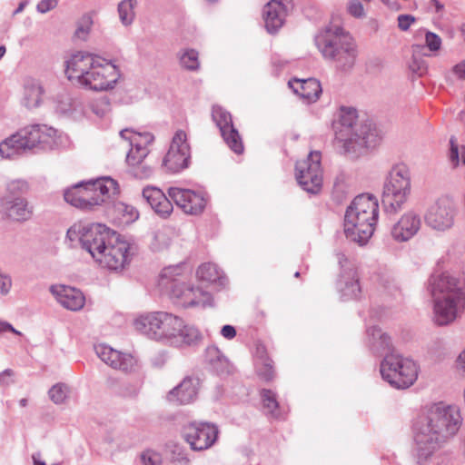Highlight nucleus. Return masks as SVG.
Returning <instances> with one entry per match:
<instances>
[{"instance_id": "obj_1", "label": "nucleus", "mask_w": 465, "mask_h": 465, "mask_svg": "<svg viewBox=\"0 0 465 465\" xmlns=\"http://www.w3.org/2000/svg\"><path fill=\"white\" fill-rule=\"evenodd\" d=\"M462 422L457 406L442 402L422 412L413 425V456L417 465H435L447 440L454 436Z\"/></svg>"}, {"instance_id": "obj_2", "label": "nucleus", "mask_w": 465, "mask_h": 465, "mask_svg": "<svg viewBox=\"0 0 465 465\" xmlns=\"http://www.w3.org/2000/svg\"><path fill=\"white\" fill-rule=\"evenodd\" d=\"M65 74L71 82L94 91L113 89L121 75L113 61L85 52H77L70 56L66 61Z\"/></svg>"}, {"instance_id": "obj_3", "label": "nucleus", "mask_w": 465, "mask_h": 465, "mask_svg": "<svg viewBox=\"0 0 465 465\" xmlns=\"http://www.w3.org/2000/svg\"><path fill=\"white\" fill-rule=\"evenodd\" d=\"M428 290L434 301V321L438 325L452 322L465 309V282L449 272L432 274Z\"/></svg>"}, {"instance_id": "obj_4", "label": "nucleus", "mask_w": 465, "mask_h": 465, "mask_svg": "<svg viewBox=\"0 0 465 465\" xmlns=\"http://www.w3.org/2000/svg\"><path fill=\"white\" fill-rule=\"evenodd\" d=\"M357 111L341 107L339 120L334 124L335 142L342 153L358 157L374 148L380 140L376 128L369 122L357 124Z\"/></svg>"}, {"instance_id": "obj_5", "label": "nucleus", "mask_w": 465, "mask_h": 465, "mask_svg": "<svg viewBox=\"0 0 465 465\" xmlns=\"http://www.w3.org/2000/svg\"><path fill=\"white\" fill-rule=\"evenodd\" d=\"M143 198L162 219H168L173 212L171 200L185 213L197 215L203 212L207 198L203 192L182 187H170L167 194L155 186H146L142 192Z\"/></svg>"}, {"instance_id": "obj_6", "label": "nucleus", "mask_w": 465, "mask_h": 465, "mask_svg": "<svg viewBox=\"0 0 465 465\" xmlns=\"http://www.w3.org/2000/svg\"><path fill=\"white\" fill-rule=\"evenodd\" d=\"M314 43L324 59L332 62L342 72L352 69L358 55L356 43L351 35L339 25H329L314 37Z\"/></svg>"}, {"instance_id": "obj_7", "label": "nucleus", "mask_w": 465, "mask_h": 465, "mask_svg": "<svg viewBox=\"0 0 465 465\" xmlns=\"http://www.w3.org/2000/svg\"><path fill=\"white\" fill-rule=\"evenodd\" d=\"M379 204L370 194L356 196L347 208L344 216L346 237L360 244H364L372 236L378 221Z\"/></svg>"}, {"instance_id": "obj_8", "label": "nucleus", "mask_w": 465, "mask_h": 465, "mask_svg": "<svg viewBox=\"0 0 465 465\" xmlns=\"http://www.w3.org/2000/svg\"><path fill=\"white\" fill-rule=\"evenodd\" d=\"M185 267L182 264L165 267L161 274L159 283L170 291V297L178 306L188 308L205 307L210 302V294L200 288H194L186 282Z\"/></svg>"}, {"instance_id": "obj_9", "label": "nucleus", "mask_w": 465, "mask_h": 465, "mask_svg": "<svg viewBox=\"0 0 465 465\" xmlns=\"http://www.w3.org/2000/svg\"><path fill=\"white\" fill-rule=\"evenodd\" d=\"M119 193L117 183L110 177L81 182L65 190L64 200L82 210H93Z\"/></svg>"}, {"instance_id": "obj_10", "label": "nucleus", "mask_w": 465, "mask_h": 465, "mask_svg": "<svg viewBox=\"0 0 465 465\" xmlns=\"http://www.w3.org/2000/svg\"><path fill=\"white\" fill-rule=\"evenodd\" d=\"M115 232L101 223H74L66 232L65 241L71 246L80 244L96 261L104 252Z\"/></svg>"}, {"instance_id": "obj_11", "label": "nucleus", "mask_w": 465, "mask_h": 465, "mask_svg": "<svg viewBox=\"0 0 465 465\" xmlns=\"http://www.w3.org/2000/svg\"><path fill=\"white\" fill-rule=\"evenodd\" d=\"M181 324L180 317L166 312L141 314L134 321L135 330L148 338L171 342L177 339Z\"/></svg>"}, {"instance_id": "obj_12", "label": "nucleus", "mask_w": 465, "mask_h": 465, "mask_svg": "<svg viewBox=\"0 0 465 465\" xmlns=\"http://www.w3.org/2000/svg\"><path fill=\"white\" fill-rule=\"evenodd\" d=\"M411 194V175L405 165L394 166L384 183L381 204L383 211L395 214L401 211Z\"/></svg>"}, {"instance_id": "obj_13", "label": "nucleus", "mask_w": 465, "mask_h": 465, "mask_svg": "<svg viewBox=\"0 0 465 465\" xmlns=\"http://www.w3.org/2000/svg\"><path fill=\"white\" fill-rule=\"evenodd\" d=\"M381 377L391 387L407 389L418 378L419 367L417 363L399 353L386 354L380 365Z\"/></svg>"}, {"instance_id": "obj_14", "label": "nucleus", "mask_w": 465, "mask_h": 465, "mask_svg": "<svg viewBox=\"0 0 465 465\" xmlns=\"http://www.w3.org/2000/svg\"><path fill=\"white\" fill-rule=\"evenodd\" d=\"M135 251L134 242L115 232L95 262L110 271H121L130 262Z\"/></svg>"}, {"instance_id": "obj_15", "label": "nucleus", "mask_w": 465, "mask_h": 465, "mask_svg": "<svg viewBox=\"0 0 465 465\" xmlns=\"http://www.w3.org/2000/svg\"><path fill=\"white\" fill-rule=\"evenodd\" d=\"M322 154L312 151L306 159L297 162L295 177L299 185L311 194H317L322 186Z\"/></svg>"}, {"instance_id": "obj_16", "label": "nucleus", "mask_w": 465, "mask_h": 465, "mask_svg": "<svg viewBox=\"0 0 465 465\" xmlns=\"http://www.w3.org/2000/svg\"><path fill=\"white\" fill-rule=\"evenodd\" d=\"M456 214L454 201L448 196H442L427 209L424 222L431 230L443 232L453 227Z\"/></svg>"}, {"instance_id": "obj_17", "label": "nucleus", "mask_w": 465, "mask_h": 465, "mask_svg": "<svg viewBox=\"0 0 465 465\" xmlns=\"http://www.w3.org/2000/svg\"><path fill=\"white\" fill-rule=\"evenodd\" d=\"M17 133L28 153L51 150L56 144V130L45 124H30Z\"/></svg>"}, {"instance_id": "obj_18", "label": "nucleus", "mask_w": 465, "mask_h": 465, "mask_svg": "<svg viewBox=\"0 0 465 465\" xmlns=\"http://www.w3.org/2000/svg\"><path fill=\"white\" fill-rule=\"evenodd\" d=\"M182 433L193 450L202 451L216 442L219 430L213 423L193 421L183 426Z\"/></svg>"}, {"instance_id": "obj_19", "label": "nucleus", "mask_w": 465, "mask_h": 465, "mask_svg": "<svg viewBox=\"0 0 465 465\" xmlns=\"http://www.w3.org/2000/svg\"><path fill=\"white\" fill-rule=\"evenodd\" d=\"M336 258L341 268L336 284L341 299L342 301L359 299L361 289L354 263L343 252H337Z\"/></svg>"}, {"instance_id": "obj_20", "label": "nucleus", "mask_w": 465, "mask_h": 465, "mask_svg": "<svg viewBox=\"0 0 465 465\" xmlns=\"http://www.w3.org/2000/svg\"><path fill=\"white\" fill-rule=\"evenodd\" d=\"M191 157L190 145L184 131L178 130L170 148L163 160V165L171 173H179L189 165Z\"/></svg>"}, {"instance_id": "obj_21", "label": "nucleus", "mask_w": 465, "mask_h": 465, "mask_svg": "<svg viewBox=\"0 0 465 465\" xmlns=\"http://www.w3.org/2000/svg\"><path fill=\"white\" fill-rule=\"evenodd\" d=\"M212 116L228 147L237 154L242 153L243 152L242 140L232 124L231 114L223 107L214 105Z\"/></svg>"}, {"instance_id": "obj_22", "label": "nucleus", "mask_w": 465, "mask_h": 465, "mask_svg": "<svg viewBox=\"0 0 465 465\" xmlns=\"http://www.w3.org/2000/svg\"><path fill=\"white\" fill-rule=\"evenodd\" d=\"M94 351L101 361L115 370L130 372L134 371L136 364V360L131 354L114 350L105 344L96 345Z\"/></svg>"}, {"instance_id": "obj_23", "label": "nucleus", "mask_w": 465, "mask_h": 465, "mask_svg": "<svg viewBox=\"0 0 465 465\" xmlns=\"http://www.w3.org/2000/svg\"><path fill=\"white\" fill-rule=\"evenodd\" d=\"M421 219L414 211L403 213L391 229L392 239L398 242H404L414 237L420 231Z\"/></svg>"}, {"instance_id": "obj_24", "label": "nucleus", "mask_w": 465, "mask_h": 465, "mask_svg": "<svg viewBox=\"0 0 465 465\" xmlns=\"http://www.w3.org/2000/svg\"><path fill=\"white\" fill-rule=\"evenodd\" d=\"M50 292L56 301L67 310L79 311L84 305L85 298L83 292L76 288L65 285H53L50 287Z\"/></svg>"}, {"instance_id": "obj_25", "label": "nucleus", "mask_w": 465, "mask_h": 465, "mask_svg": "<svg viewBox=\"0 0 465 465\" xmlns=\"http://www.w3.org/2000/svg\"><path fill=\"white\" fill-rule=\"evenodd\" d=\"M199 387V379L186 377L168 392L167 400L173 403L190 404L196 400Z\"/></svg>"}, {"instance_id": "obj_26", "label": "nucleus", "mask_w": 465, "mask_h": 465, "mask_svg": "<svg viewBox=\"0 0 465 465\" xmlns=\"http://www.w3.org/2000/svg\"><path fill=\"white\" fill-rule=\"evenodd\" d=\"M0 207L9 219L15 222L28 221L33 215V207L23 197H4L0 201Z\"/></svg>"}, {"instance_id": "obj_27", "label": "nucleus", "mask_w": 465, "mask_h": 465, "mask_svg": "<svg viewBox=\"0 0 465 465\" xmlns=\"http://www.w3.org/2000/svg\"><path fill=\"white\" fill-rule=\"evenodd\" d=\"M287 15V7L282 0H271L262 11L264 25L268 33L274 34L283 25Z\"/></svg>"}, {"instance_id": "obj_28", "label": "nucleus", "mask_w": 465, "mask_h": 465, "mask_svg": "<svg viewBox=\"0 0 465 465\" xmlns=\"http://www.w3.org/2000/svg\"><path fill=\"white\" fill-rule=\"evenodd\" d=\"M288 84L296 94L309 104L316 102L322 93L321 83L315 78L293 79L289 81Z\"/></svg>"}, {"instance_id": "obj_29", "label": "nucleus", "mask_w": 465, "mask_h": 465, "mask_svg": "<svg viewBox=\"0 0 465 465\" xmlns=\"http://www.w3.org/2000/svg\"><path fill=\"white\" fill-rule=\"evenodd\" d=\"M367 345L370 351L375 355H382L391 348V340L387 333L383 332L380 328L373 326L366 331Z\"/></svg>"}, {"instance_id": "obj_30", "label": "nucleus", "mask_w": 465, "mask_h": 465, "mask_svg": "<svg viewBox=\"0 0 465 465\" xmlns=\"http://www.w3.org/2000/svg\"><path fill=\"white\" fill-rule=\"evenodd\" d=\"M44 88L39 80L25 78L24 81V94L22 104L27 109H35L42 103Z\"/></svg>"}, {"instance_id": "obj_31", "label": "nucleus", "mask_w": 465, "mask_h": 465, "mask_svg": "<svg viewBox=\"0 0 465 465\" xmlns=\"http://www.w3.org/2000/svg\"><path fill=\"white\" fill-rule=\"evenodd\" d=\"M28 153L18 133H15L0 143V156L4 159H14Z\"/></svg>"}, {"instance_id": "obj_32", "label": "nucleus", "mask_w": 465, "mask_h": 465, "mask_svg": "<svg viewBox=\"0 0 465 465\" xmlns=\"http://www.w3.org/2000/svg\"><path fill=\"white\" fill-rule=\"evenodd\" d=\"M197 277L199 280L219 286H225L227 279L223 276V272L216 264L212 262L203 263L197 270Z\"/></svg>"}, {"instance_id": "obj_33", "label": "nucleus", "mask_w": 465, "mask_h": 465, "mask_svg": "<svg viewBox=\"0 0 465 465\" xmlns=\"http://www.w3.org/2000/svg\"><path fill=\"white\" fill-rule=\"evenodd\" d=\"M205 358L217 373L229 371V361L216 346H209L206 349Z\"/></svg>"}, {"instance_id": "obj_34", "label": "nucleus", "mask_w": 465, "mask_h": 465, "mask_svg": "<svg viewBox=\"0 0 465 465\" xmlns=\"http://www.w3.org/2000/svg\"><path fill=\"white\" fill-rule=\"evenodd\" d=\"M174 232L170 227H163L153 233L150 248L153 252H162L169 248L172 243Z\"/></svg>"}, {"instance_id": "obj_35", "label": "nucleus", "mask_w": 465, "mask_h": 465, "mask_svg": "<svg viewBox=\"0 0 465 465\" xmlns=\"http://www.w3.org/2000/svg\"><path fill=\"white\" fill-rule=\"evenodd\" d=\"M120 135L123 139L129 142L130 146L142 148H148L147 146L154 140V136L151 133H137L131 129L122 130Z\"/></svg>"}, {"instance_id": "obj_36", "label": "nucleus", "mask_w": 465, "mask_h": 465, "mask_svg": "<svg viewBox=\"0 0 465 465\" xmlns=\"http://www.w3.org/2000/svg\"><path fill=\"white\" fill-rule=\"evenodd\" d=\"M179 329L177 338H181L182 341L187 345L196 344L202 339L199 330L193 325L184 324L183 320Z\"/></svg>"}, {"instance_id": "obj_37", "label": "nucleus", "mask_w": 465, "mask_h": 465, "mask_svg": "<svg viewBox=\"0 0 465 465\" xmlns=\"http://www.w3.org/2000/svg\"><path fill=\"white\" fill-rule=\"evenodd\" d=\"M71 389L64 382L53 385L48 391L49 399L56 405L64 404L69 398Z\"/></svg>"}, {"instance_id": "obj_38", "label": "nucleus", "mask_w": 465, "mask_h": 465, "mask_svg": "<svg viewBox=\"0 0 465 465\" xmlns=\"http://www.w3.org/2000/svg\"><path fill=\"white\" fill-rule=\"evenodd\" d=\"M114 212L121 217L123 223H131L139 218V212L133 205L119 202L114 205Z\"/></svg>"}, {"instance_id": "obj_39", "label": "nucleus", "mask_w": 465, "mask_h": 465, "mask_svg": "<svg viewBox=\"0 0 465 465\" xmlns=\"http://www.w3.org/2000/svg\"><path fill=\"white\" fill-rule=\"evenodd\" d=\"M179 61L186 70L194 71L199 68L200 62L198 58V52L194 49H184L179 54Z\"/></svg>"}, {"instance_id": "obj_40", "label": "nucleus", "mask_w": 465, "mask_h": 465, "mask_svg": "<svg viewBox=\"0 0 465 465\" xmlns=\"http://www.w3.org/2000/svg\"><path fill=\"white\" fill-rule=\"evenodd\" d=\"M136 0H124L118 5L119 17L124 25H130L134 19Z\"/></svg>"}, {"instance_id": "obj_41", "label": "nucleus", "mask_w": 465, "mask_h": 465, "mask_svg": "<svg viewBox=\"0 0 465 465\" xmlns=\"http://www.w3.org/2000/svg\"><path fill=\"white\" fill-rule=\"evenodd\" d=\"M261 397L262 401L263 407L268 411V412L274 418H279V403L276 399V394L271 390L263 389L261 391Z\"/></svg>"}, {"instance_id": "obj_42", "label": "nucleus", "mask_w": 465, "mask_h": 465, "mask_svg": "<svg viewBox=\"0 0 465 465\" xmlns=\"http://www.w3.org/2000/svg\"><path fill=\"white\" fill-rule=\"evenodd\" d=\"M449 158L453 166H458L460 161L465 165V145L460 147L453 136L450 139Z\"/></svg>"}, {"instance_id": "obj_43", "label": "nucleus", "mask_w": 465, "mask_h": 465, "mask_svg": "<svg viewBox=\"0 0 465 465\" xmlns=\"http://www.w3.org/2000/svg\"><path fill=\"white\" fill-rule=\"evenodd\" d=\"M130 150L126 155V162L129 165L135 166L142 163L143 159L148 155V148H142L138 146H130Z\"/></svg>"}, {"instance_id": "obj_44", "label": "nucleus", "mask_w": 465, "mask_h": 465, "mask_svg": "<svg viewBox=\"0 0 465 465\" xmlns=\"http://www.w3.org/2000/svg\"><path fill=\"white\" fill-rule=\"evenodd\" d=\"M29 189V185L26 181L17 179L10 181L6 184V191L8 195L6 197L15 198L20 197V194L25 193Z\"/></svg>"}, {"instance_id": "obj_45", "label": "nucleus", "mask_w": 465, "mask_h": 465, "mask_svg": "<svg viewBox=\"0 0 465 465\" xmlns=\"http://www.w3.org/2000/svg\"><path fill=\"white\" fill-rule=\"evenodd\" d=\"M257 374L265 381H271L274 377L272 361L268 359H261L256 362Z\"/></svg>"}, {"instance_id": "obj_46", "label": "nucleus", "mask_w": 465, "mask_h": 465, "mask_svg": "<svg viewBox=\"0 0 465 465\" xmlns=\"http://www.w3.org/2000/svg\"><path fill=\"white\" fill-rule=\"evenodd\" d=\"M170 465H191L190 459L185 450L179 446H174L170 454Z\"/></svg>"}, {"instance_id": "obj_47", "label": "nucleus", "mask_w": 465, "mask_h": 465, "mask_svg": "<svg viewBox=\"0 0 465 465\" xmlns=\"http://www.w3.org/2000/svg\"><path fill=\"white\" fill-rule=\"evenodd\" d=\"M92 25V17L89 15H84L78 21L75 36L79 39L84 40L90 32Z\"/></svg>"}, {"instance_id": "obj_48", "label": "nucleus", "mask_w": 465, "mask_h": 465, "mask_svg": "<svg viewBox=\"0 0 465 465\" xmlns=\"http://www.w3.org/2000/svg\"><path fill=\"white\" fill-rule=\"evenodd\" d=\"M425 34V45L430 52H438L442 45L441 38L435 33L429 30H423Z\"/></svg>"}, {"instance_id": "obj_49", "label": "nucleus", "mask_w": 465, "mask_h": 465, "mask_svg": "<svg viewBox=\"0 0 465 465\" xmlns=\"http://www.w3.org/2000/svg\"><path fill=\"white\" fill-rule=\"evenodd\" d=\"M140 460L142 465H162L161 455L151 450L142 452Z\"/></svg>"}, {"instance_id": "obj_50", "label": "nucleus", "mask_w": 465, "mask_h": 465, "mask_svg": "<svg viewBox=\"0 0 465 465\" xmlns=\"http://www.w3.org/2000/svg\"><path fill=\"white\" fill-rule=\"evenodd\" d=\"M92 112L98 117H104L110 110V104L105 98L99 99L90 104Z\"/></svg>"}, {"instance_id": "obj_51", "label": "nucleus", "mask_w": 465, "mask_h": 465, "mask_svg": "<svg viewBox=\"0 0 465 465\" xmlns=\"http://www.w3.org/2000/svg\"><path fill=\"white\" fill-rule=\"evenodd\" d=\"M348 12L356 18L363 17L365 15L363 5L359 0H352L348 4Z\"/></svg>"}, {"instance_id": "obj_52", "label": "nucleus", "mask_w": 465, "mask_h": 465, "mask_svg": "<svg viewBox=\"0 0 465 465\" xmlns=\"http://www.w3.org/2000/svg\"><path fill=\"white\" fill-rule=\"evenodd\" d=\"M398 20V27L401 31H407L410 29L411 25L415 23L416 18L411 15H400L397 18Z\"/></svg>"}, {"instance_id": "obj_53", "label": "nucleus", "mask_w": 465, "mask_h": 465, "mask_svg": "<svg viewBox=\"0 0 465 465\" xmlns=\"http://www.w3.org/2000/svg\"><path fill=\"white\" fill-rule=\"evenodd\" d=\"M153 173V171L152 167L142 163L135 165V169L134 171V176L138 179L149 178L152 176Z\"/></svg>"}, {"instance_id": "obj_54", "label": "nucleus", "mask_w": 465, "mask_h": 465, "mask_svg": "<svg viewBox=\"0 0 465 465\" xmlns=\"http://www.w3.org/2000/svg\"><path fill=\"white\" fill-rule=\"evenodd\" d=\"M56 5V0H41L36 5V10L41 14H45L54 9Z\"/></svg>"}, {"instance_id": "obj_55", "label": "nucleus", "mask_w": 465, "mask_h": 465, "mask_svg": "<svg viewBox=\"0 0 465 465\" xmlns=\"http://www.w3.org/2000/svg\"><path fill=\"white\" fill-rule=\"evenodd\" d=\"M13 375H14V372L10 369H6V370L3 371L0 373V385L5 386V387L9 386L13 382V380H12Z\"/></svg>"}, {"instance_id": "obj_56", "label": "nucleus", "mask_w": 465, "mask_h": 465, "mask_svg": "<svg viewBox=\"0 0 465 465\" xmlns=\"http://www.w3.org/2000/svg\"><path fill=\"white\" fill-rule=\"evenodd\" d=\"M221 334L225 339L232 340L236 335V330L232 325H224L221 330Z\"/></svg>"}, {"instance_id": "obj_57", "label": "nucleus", "mask_w": 465, "mask_h": 465, "mask_svg": "<svg viewBox=\"0 0 465 465\" xmlns=\"http://www.w3.org/2000/svg\"><path fill=\"white\" fill-rule=\"evenodd\" d=\"M453 74L461 80L465 79V61L460 62V64H457L452 68Z\"/></svg>"}, {"instance_id": "obj_58", "label": "nucleus", "mask_w": 465, "mask_h": 465, "mask_svg": "<svg viewBox=\"0 0 465 465\" xmlns=\"http://www.w3.org/2000/svg\"><path fill=\"white\" fill-rule=\"evenodd\" d=\"M11 331L16 335H21V332L15 330L10 323L0 321V333Z\"/></svg>"}, {"instance_id": "obj_59", "label": "nucleus", "mask_w": 465, "mask_h": 465, "mask_svg": "<svg viewBox=\"0 0 465 465\" xmlns=\"http://www.w3.org/2000/svg\"><path fill=\"white\" fill-rule=\"evenodd\" d=\"M457 366L458 368L465 371V349L458 356Z\"/></svg>"}, {"instance_id": "obj_60", "label": "nucleus", "mask_w": 465, "mask_h": 465, "mask_svg": "<svg viewBox=\"0 0 465 465\" xmlns=\"http://www.w3.org/2000/svg\"><path fill=\"white\" fill-rule=\"evenodd\" d=\"M41 454L39 452L34 453L32 456L34 465H45L44 460H41Z\"/></svg>"}, {"instance_id": "obj_61", "label": "nucleus", "mask_w": 465, "mask_h": 465, "mask_svg": "<svg viewBox=\"0 0 465 465\" xmlns=\"http://www.w3.org/2000/svg\"><path fill=\"white\" fill-rule=\"evenodd\" d=\"M430 3L434 5L437 13H440L444 9L443 4H441L439 0H430Z\"/></svg>"}, {"instance_id": "obj_62", "label": "nucleus", "mask_w": 465, "mask_h": 465, "mask_svg": "<svg viewBox=\"0 0 465 465\" xmlns=\"http://www.w3.org/2000/svg\"><path fill=\"white\" fill-rule=\"evenodd\" d=\"M26 3L25 2H22L19 4L18 7L15 10L14 14L16 15L20 12H22L25 6Z\"/></svg>"}, {"instance_id": "obj_63", "label": "nucleus", "mask_w": 465, "mask_h": 465, "mask_svg": "<svg viewBox=\"0 0 465 465\" xmlns=\"http://www.w3.org/2000/svg\"><path fill=\"white\" fill-rule=\"evenodd\" d=\"M460 35L465 41V24H461L460 26Z\"/></svg>"}, {"instance_id": "obj_64", "label": "nucleus", "mask_w": 465, "mask_h": 465, "mask_svg": "<svg viewBox=\"0 0 465 465\" xmlns=\"http://www.w3.org/2000/svg\"><path fill=\"white\" fill-rule=\"evenodd\" d=\"M5 52H6L5 47L4 45H1V46H0V60H1V59H2V57L5 55Z\"/></svg>"}]
</instances>
